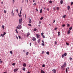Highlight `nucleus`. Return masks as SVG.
I'll use <instances>...</instances> for the list:
<instances>
[{"label": "nucleus", "instance_id": "obj_1", "mask_svg": "<svg viewBox=\"0 0 73 73\" xmlns=\"http://www.w3.org/2000/svg\"><path fill=\"white\" fill-rule=\"evenodd\" d=\"M22 21H23V19H22L21 18L19 19V24H21V22H22Z\"/></svg>", "mask_w": 73, "mask_h": 73}, {"label": "nucleus", "instance_id": "obj_2", "mask_svg": "<svg viewBox=\"0 0 73 73\" xmlns=\"http://www.w3.org/2000/svg\"><path fill=\"white\" fill-rule=\"evenodd\" d=\"M21 25H19L17 27V28L19 29L20 28H21Z\"/></svg>", "mask_w": 73, "mask_h": 73}, {"label": "nucleus", "instance_id": "obj_3", "mask_svg": "<svg viewBox=\"0 0 73 73\" xmlns=\"http://www.w3.org/2000/svg\"><path fill=\"white\" fill-rule=\"evenodd\" d=\"M66 66V64L64 63V64L62 66H61V69H62L63 68H64V67H65V66Z\"/></svg>", "mask_w": 73, "mask_h": 73}, {"label": "nucleus", "instance_id": "obj_4", "mask_svg": "<svg viewBox=\"0 0 73 73\" xmlns=\"http://www.w3.org/2000/svg\"><path fill=\"white\" fill-rule=\"evenodd\" d=\"M52 71L54 73H56V70L55 69L52 70Z\"/></svg>", "mask_w": 73, "mask_h": 73}, {"label": "nucleus", "instance_id": "obj_5", "mask_svg": "<svg viewBox=\"0 0 73 73\" xmlns=\"http://www.w3.org/2000/svg\"><path fill=\"white\" fill-rule=\"evenodd\" d=\"M36 36L37 37V38H40V35H39L38 34H36Z\"/></svg>", "mask_w": 73, "mask_h": 73}, {"label": "nucleus", "instance_id": "obj_6", "mask_svg": "<svg viewBox=\"0 0 73 73\" xmlns=\"http://www.w3.org/2000/svg\"><path fill=\"white\" fill-rule=\"evenodd\" d=\"M36 38L34 37H33L32 40H33V41H36Z\"/></svg>", "mask_w": 73, "mask_h": 73}, {"label": "nucleus", "instance_id": "obj_7", "mask_svg": "<svg viewBox=\"0 0 73 73\" xmlns=\"http://www.w3.org/2000/svg\"><path fill=\"white\" fill-rule=\"evenodd\" d=\"M18 70V69H17V68L15 69L14 70V72H17V71Z\"/></svg>", "mask_w": 73, "mask_h": 73}, {"label": "nucleus", "instance_id": "obj_8", "mask_svg": "<svg viewBox=\"0 0 73 73\" xmlns=\"http://www.w3.org/2000/svg\"><path fill=\"white\" fill-rule=\"evenodd\" d=\"M41 73H45V72H44V71H43V70H41Z\"/></svg>", "mask_w": 73, "mask_h": 73}, {"label": "nucleus", "instance_id": "obj_9", "mask_svg": "<svg viewBox=\"0 0 73 73\" xmlns=\"http://www.w3.org/2000/svg\"><path fill=\"white\" fill-rule=\"evenodd\" d=\"M23 66L24 67H25L27 66V64H25V63H24L23 64Z\"/></svg>", "mask_w": 73, "mask_h": 73}, {"label": "nucleus", "instance_id": "obj_10", "mask_svg": "<svg viewBox=\"0 0 73 73\" xmlns=\"http://www.w3.org/2000/svg\"><path fill=\"white\" fill-rule=\"evenodd\" d=\"M60 3L61 4H62V3H63V1L61 0L60 1Z\"/></svg>", "mask_w": 73, "mask_h": 73}, {"label": "nucleus", "instance_id": "obj_11", "mask_svg": "<svg viewBox=\"0 0 73 73\" xmlns=\"http://www.w3.org/2000/svg\"><path fill=\"white\" fill-rule=\"evenodd\" d=\"M42 9H40V13H42Z\"/></svg>", "mask_w": 73, "mask_h": 73}, {"label": "nucleus", "instance_id": "obj_12", "mask_svg": "<svg viewBox=\"0 0 73 73\" xmlns=\"http://www.w3.org/2000/svg\"><path fill=\"white\" fill-rule=\"evenodd\" d=\"M67 8H68V10H69V9H70V7L69 6H68Z\"/></svg>", "mask_w": 73, "mask_h": 73}, {"label": "nucleus", "instance_id": "obj_13", "mask_svg": "<svg viewBox=\"0 0 73 73\" xmlns=\"http://www.w3.org/2000/svg\"><path fill=\"white\" fill-rule=\"evenodd\" d=\"M29 35H30V34L29 33H29H27V37H28V36H29Z\"/></svg>", "mask_w": 73, "mask_h": 73}, {"label": "nucleus", "instance_id": "obj_14", "mask_svg": "<svg viewBox=\"0 0 73 73\" xmlns=\"http://www.w3.org/2000/svg\"><path fill=\"white\" fill-rule=\"evenodd\" d=\"M68 34H69L70 33V30H69L68 31Z\"/></svg>", "mask_w": 73, "mask_h": 73}, {"label": "nucleus", "instance_id": "obj_15", "mask_svg": "<svg viewBox=\"0 0 73 73\" xmlns=\"http://www.w3.org/2000/svg\"><path fill=\"white\" fill-rule=\"evenodd\" d=\"M46 54H47L48 55H49V52H46Z\"/></svg>", "mask_w": 73, "mask_h": 73}, {"label": "nucleus", "instance_id": "obj_16", "mask_svg": "<svg viewBox=\"0 0 73 73\" xmlns=\"http://www.w3.org/2000/svg\"><path fill=\"white\" fill-rule=\"evenodd\" d=\"M60 32H58V36H60Z\"/></svg>", "mask_w": 73, "mask_h": 73}, {"label": "nucleus", "instance_id": "obj_17", "mask_svg": "<svg viewBox=\"0 0 73 73\" xmlns=\"http://www.w3.org/2000/svg\"><path fill=\"white\" fill-rule=\"evenodd\" d=\"M10 52L11 54H13V52H12V51H10Z\"/></svg>", "mask_w": 73, "mask_h": 73}, {"label": "nucleus", "instance_id": "obj_18", "mask_svg": "<svg viewBox=\"0 0 73 73\" xmlns=\"http://www.w3.org/2000/svg\"><path fill=\"white\" fill-rule=\"evenodd\" d=\"M22 11V9H21L20 12V13H19V15H21V11Z\"/></svg>", "mask_w": 73, "mask_h": 73}, {"label": "nucleus", "instance_id": "obj_19", "mask_svg": "<svg viewBox=\"0 0 73 73\" xmlns=\"http://www.w3.org/2000/svg\"><path fill=\"white\" fill-rule=\"evenodd\" d=\"M64 54V55L65 56H66V55H67V53H65L64 54Z\"/></svg>", "mask_w": 73, "mask_h": 73}, {"label": "nucleus", "instance_id": "obj_20", "mask_svg": "<svg viewBox=\"0 0 73 73\" xmlns=\"http://www.w3.org/2000/svg\"><path fill=\"white\" fill-rule=\"evenodd\" d=\"M16 32L17 33H18V31H17V29H16L15 30Z\"/></svg>", "mask_w": 73, "mask_h": 73}, {"label": "nucleus", "instance_id": "obj_21", "mask_svg": "<svg viewBox=\"0 0 73 73\" xmlns=\"http://www.w3.org/2000/svg\"><path fill=\"white\" fill-rule=\"evenodd\" d=\"M64 54H63L62 56V58H64Z\"/></svg>", "mask_w": 73, "mask_h": 73}, {"label": "nucleus", "instance_id": "obj_22", "mask_svg": "<svg viewBox=\"0 0 73 73\" xmlns=\"http://www.w3.org/2000/svg\"><path fill=\"white\" fill-rule=\"evenodd\" d=\"M28 25H29V26L30 27H32V25H31V24H28Z\"/></svg>", "mask_w": 73, "mask_h": 73}, {"label": "nucleus", "instance_id": "obj_23", "mask_svg": "<svg viewBox=\"0 0 73 73\" xmlns=\"http://www.w3.org/2000/svg\"><path fill=\"white\" fill-rule=\"evenodd\" d=\"M18 15L20 17H21V15H19V13H18Z\"/></svg>", "mask_w": 73, "mask_h": 73}, {"label": "nucleus", "instance_id": "obj_24", "mask_svg": "<svg viewBox=\"0 0 73 73\" xmlns=\"http://www.w3.org/2000/svg\"><path fill=\"white\" fill-rule=\"evenodd\" d=\"M23 70H24V71H25V68H23Z\"/></svg>", "mask_w": 73, "mask_h": 73}, {"label": "nucleus", "instance_id": "obj_25", "mask_svg": "<svg viewBox=\"0 0 73 73\" xmlns=\"http://www.w3.org/2000/svg\"><path fill=\"white\" fill-rule=\"evenodd\" d=\"M49 3H50V4H51V3H52V1H50Z\"/></svg>", "mask_w": 73, "mask_h": 73}, {"label": "nucleus", "instance_id": "obj_26", "mask_svg": "<svg viewBox=\"0 0 73 73\" xmlns=\"http://www.w3.org/2000/svg\"><path fill=\"white\" fill-rule=\"evenodd\" d=\"M29 23H31V19H29Z\"/></svg>", "mask_w": 73, "mask_h": 73}, {"label": "nucleus", "instance_id": "obj_27", "mask_svg": "<svg viewBox=\"0 0 73 73\" xmlns=\"http://www.w3.org/2000/svg\"><path fill=\"white\" fill-rule=\"evenodd\" d=\"M28 54H29V52H27L26 53V56H27V55H28Z\"/></svg>", "mask_w": 73, "mask_h": 73}, {"label": "nucleus", "instance_id": "obj_28", "mask_svg": "<svg viewBox=\"0 0 73 73\" xmlns=\"http://www.w3.org/2000/svg\"><path fill=\"white\" fill-rule=\"evenodd\" d=\"M43 18H44L43 17H41V18H40V20H42V19H43Z\"/></svg>", "mask_w": 73, "mask_h": 73}, {"label": "nucleus", "instance_id": "obj_29", "mask_svg": "<svg viewBox=\"0 0 73 73\" xmlns=\"http://www.w3.org/2000/svg\"><path fill=\"white\" fill-rule=\"evenodd\" d=\"M37 31V29L35 28L34 29V31Z\"/></svg>", "mask_w": 73, "mask_h": 73}, {"label": "nucleus", "instance_id": "obj_30", "mask_svg": "<svg viewBox=\"0 0 73 73\" xmlns=\"http://www.w3.org/2000/svg\"><path fill=\"white\" fill-rule=\"evenodd\" d=\"M42 45L43 46H44V45H45V44H44V43H42Z\"/></svg>", "mask_w": 73, "mask_h": 73}, {"label": "nucleus", "instance_id": "obj_31", "mask_svg": "<svg viewBox=\"0 0 73 73\" xmlns=\"http://www.w3.org/2000/svg\"><path fill=\"white\" fill-rule=\"evenodd\" d=\"M39 42H40V39H38V43H39Z\"/></svg>", "mask_w": 73, "mask_h": 73}, {"label": "nucleus", "instance_id": "obj_32", "mask_svg": "<svg viewBox=\"0 0 73 73\" xmlns=\"http://www.w3.org/2000/svg\"><path fill=\"white\" fill-rule=\"evenodd\" d=\"M45 65L44 64H43L42 65V67H45Z\"/></svg>", "mask_w": 73, "mask_h": 73}, {"label": "nucleus", "instance_id": "obj_33", "mask_svg": "<svg viewBox=\"0 0 73 73\" xmlns=\"http://www.w3.org/2000/svg\"><path fill=\"white\" fill-rule=\"evenodd\" d=\"M56 8H57V11L59 10V7H57Z\"/></svg>", "mask_w": 73, "mask_h": 73}, {"label": "nucleus", "instance_id": "obj_34", "mask_svg": "<svg viewBox=\"0 0 73 73\" xmlns=\"http://www.w3.org/2000/svg\"><path fill=\"white\" fill-rule=\"evenodd\" d=\"M1 36H2V37H4V36L3 34H1V35L0 36V37H1Z\"/></svg>", "mask_w": 73, "mask_h": 73}, {"label": "nucleus", "instance_id": "obj_35", "mask_svg": "<svg viewBox=\"0 0 73 73\" xmlns=\"http://www.w3.org/2000/svg\"><path fill=\"white\" fill-rule=\"evenodd\" d=\"M2 28H3V29H4V26L3 25L2 26Z\"/></svg>", "mask_w": 73, "mask_h": 73}, {"label": "nucleus", "instance_id": "obj_36", "mask_svg": "<svg viewBox=\"0 0 73 73\" xmlns=\"http://www.w3.org/2000/svg\"><path fill=\"white\" fill-rule=\"evenodd\" d=\"M66 44L67 45H69V44L68 42H66Z\"/></svg>", "mask_w": 73, "mask_h": 73}, {"label": "nucleus", "instance_id": "obj_37", "mask_svg": "<svg viewBox=\"0 0 73 73\" xmlns=\"http://www.w3.org/2000/svg\"><path fill=\"white\" fill-rule=\"evenodd\" d=\"M13 16V17L14 16V15L15 14L14 13H12L11 14Z\"/></svg>", "mask_w": 73, "mask_h": 73}, {"label": "nucleus", "instance_id": "obj_38", "mask_svg": "<svg viewBox=\"0 0 73 73\" xmlns=\"http://www.w3.org/2000/svg\"><path fill=\"white\" fill-rule=\"evenodd\" d=\"M66 16V15H64L63 16V18H65Z\"/></svg>", "mask_w": 73, "mask_h": 73}, {"label": "nucleus", "instance_id": "obj_39", "mask_svg": "<svg viewBox=\"0 0 73 73\" xmlns=\"http://www.w3.org/2000/svg\"><path fill=\"white\" fill-rule=\"evenodd\" d=\"M53 9H54V11H56V8L55 7H54Z\"/></svg>", "mask_w": 73, "mask_h": 73}, {"label": "nucleus", "instance_id": "obj_40", "mask_svg": "<svg viewBox=\"0 0 73 73\" xmlns=\"http://www.w3.org/2000/svg\"><path fill=\"white\" fill-rule=\"evenodd\" d=\"M36 5V3H34L33 4V5Z\"/></svg>", "mask_w": 73, "mask_h": 73}, {"label": "nucleus", "instance_id": "obj_41", "mask_svg": "<svg viewBox=\"0 0 73 73\" xmlns=\"http://www.w3.org/2000/svg\"><path fill=\"white\" fill-rule=\"evenodd\" d=\"M68 72V69H67V68H66V72Z\"/></svg>", "mask_w": 73, "mask_h": 73}, {"label": "nucleus", "instance_id": "obj_42", "mask_svg": "<svg viewBox=\"0 0 73 73\" xmlns=\"http://www.w3.org/2000/svg\"><path fill=\"white\" fill-rule=\"evenodd\" d=\"M16 11L18 13H19V11H18V10L17 9L16 10Z\"/></svg>", "mask_w": 73, "mask_h": 73}, {"label": "nucleus", "instance_id": "obj_43", "mask_svg": "<svg viewBox=\"0 0 73 73\" xmlns=\"http://www.w3.org/2000/svg\"><path fill=\"white\" fill-rule=\"evenodd\" d=\"M6 34V33L5 32L3 34V36H4V35H5Z\"/></svg>", "mask_w": 73, "mask_h": 73}, {"label": "nucleus", "instance_id": "obj_44", "mask_svg": "<svg viewBox=\"0 0 73 73\" xmlns=\"http://www.w3.org/2000/svg\"><path fill=\"white\" fill-rule=\"evenodd\" d=\"M73 2H72L71 3V5H73Z\"/></svg>", "mask_w": 73, "mask_h": 73}, {"label": "nucleus", "instance_id": "obj_45", "mask_svg": "<svg viewBox=\"0 0 73 73\" xmlns=\"http://www.w3.org/2000/svg\"><path fill=\"white\" fill-rule=\"evenodd\" d=\"M47 9L48 11H49V8H47Z\"/></svg>", "mask_w": 73, "mask_h": 73}, {"label": "nucleus", "instance_id": "obj_46", "mask_svg": "<svg viewBox=\"0 0 73 73\" xmlns=\"http://www.w3.org/2000/svg\"><path fill=\"white\" fill-rule=\"evenodd\" d=\"M72 29V27H71L69 28L70 30H71Z\"/></svg>", "mask_w": 73, "mask_h": 73}, {"label": "nucleus", "instance_id": "obj_47", "mask_svg": "<svg viewBox=\"0 0 73 73\" xmlns=\"http://www.w3.org/2000/svg\"><path fill=\"white\" fill-rule=\"evenodd\" d=\"M19 39H21V36H19Z\"/></svg>", "mask_w": 73, "mask_h": 73}, {"label": "nucleus", "instance_id": "obj_48", "mask_svg": "<svg viewBox=\"0 0 73 73\" xmlns=\"http://www.w3.org/2000/svg\"><path fill=\"white\" fill-rule=\"evenodd\" d=\"M65 25H62V27H65Z\"/></svg>", "mask_w": 73, "mask_h": 73}, {"label": "nucleus", "instance_id": "obj_49", "mask_svg": "<svg viewBox=\"0 0 73 73\" xmlns=\"http://www.w3.org/2000/svg\"><path fill=\"white\" fill-rule=\"evenodd\" d=\"M42 36V37H43V38H45V36L44 35H43Z\"/></svg>", "mask_w": 73, "mask_h": 73}, {"label": "nucleus", "instance_id": "obj_50", "mask_svg": "<svg viewBox=\"0 0 73 73\" xmlns=\"http://www.w3.org/2000/svg\"><path fill=\"white\" fill-rule=\"evenodd\" d=\"M44 35V33H41V35H42V36H43V35Z\"/></svg>", "mask_w": 73, "mask_h": 73}, {"label": "nucleus", "instance_id": "obj_51", "mask_svg": "<svg viewBox=\"0 0 73 73\" xmlns=\"http://www.w3.org/2000/svg\"><path fill=\"white\" fill-rule=\"evenodd\" d=\"M69 59H70V60H72V58H71V57H70L69 58Z\"/></svg>", "mask_w": 73, "mask_h": 73}, {"label": "nucleus", "instance_id": "obj_52", "mask_svg": "<svg viewBox=\"0 0 73 73\" xmlns=\"http://www.w3.org/2000/svg\"><path fill=\"white\" fill-rule=\"evenodd\" d=\"M32 45V43H30V46H31Z\"/></svg>", "mask_w": 73, "mask_h": 73}, {"label": "nucleus", "instance_id": "obj_53", "mask_svg": "<svg viewBox=\"0 0 73 73\" xmlns=\"http://www.w3.org/2000/svg\"><path fill=\"white\" fill-rule=\"evenodd\" d=\"M12 65H13V66H15V63H13L12 64Z\"/></svg>", "mask_w": 73, "mask_h": 73}, {"label": "nucleus", "instance_id": "obj_54", "mask_svg": "<svg viewBox=\"0 0 73 73\" xmlns=\"http://www.w3.org/2000/svg\"><path fill=\"white\" fill-rule=\"evenodd\" d=\"M55 44L56 45V44H57V42H56V41H55Z\"/></svg>", "mask_w": 73, "mask_h": 73}, {"label": "nucleus", "instance_id": "obj_55", "mask_svg": "<svg viewBox=\"0 0 73 73\" xmlns=\"http://www.w3.org/2000/svg\"><path fill=\"white\" fill-rule=\"evenodd\" d=\"M4 13H6V11H5V10H4Z\"/></svg>", "mask_w": 73, "mask_h": 73}, {"label": "nucleus", "instance_id": "obj_56", "mask_svg": "<svg viewBox=\"0 0 73 73\" xmlns=\"http://www.w3.org/2000/svg\"><path fill=\"white\" fill-rule=\"evenodd\" d=\"M67 26L68 27H69V26H70V25H69V24H68L67 25Z\"/></svg>", "mask_w": 73, "mask_h": 73}, {"label": "nucleus", "instance_id": "obj_57", "mask_svg": "<svg viewBox=\"0 0 73 73\" xmlns=\"http://www.w3.org/2000/svg\"><path fill=\"white\" fill-rule=\"evenodd\" d=\"M45 53V52H44V51H42V54H43V53Z\"/></svg>", "mask_w": 73, "mask_h": 73}, {"label": "nucleus", "instance_id": "obj_58", "mask_svg": "<svg viewBox=\"0 0 73 73\" xmlns=\"http://www.w3.org/2000/svg\"><path fill=\"white\" fill-rule=\"evenodd\" d=\"M13 3H15V0H13Z\"/></svg>", "mask_w": 73, "mask_h": 73}, {"label": "nucleus", "instance_id": "obj_59", "mask_svg": "<svg viewBox=\"0 0 73 73\" xmlns=\"http://www.w3.org/2000/svg\"><path fill=\"white\" fill-rule=\"evenodd\" d=\"M56 29H57V28H55V30H56Z\"/></svg>", "mask_w": 73, "mask_h": 73}, {"label": "nucleus", "instance_id": "obj_60", "mask_svg": "<svg viewBox=\"0 0 73 73\" xmlns=\"http://www.w3.org/2000/svg\"><path fill=\"white\" fill-rule=\"evenodd\" d=\"M13 13V10H12L11 12V14Z\"/></svg>", "mask_w": 73, "mask_h": 73}, {"label": "nucleus", "instance_id": "obj_61", "mask_svg": "<svg viewBox=\"0 0 73 73\" xmlns=\"http://www.w3.org/2000/svg\"><path fill=\"white\" fill-rule=\"evenodd\" d=\"M36 11H38V9H36Z\"/></svg>", "mask_w": 73, "mask_h": 73}, {"label": "nucleus", "instance_id": "obj_62", "mask_svg": "<svg viewBox=\"0 0 73 73\" xmlns=\"http://www.w3.org/2000/svg\"><path fill=\"white\" fill-rule=\"evenodd\" d=\"M23 52H25V50H23Z\"/></svg>", "mask_w": 73, "mask_h": 73}, {"label": "nucleus", "instance_id": "obj_63", "mask_svg": "<svg viewBox=\"0 0 73 73\" xmlns=\"http://www.w3.org/2000/svg\"><path fill=\"white\" fill-rule=\"evenodd\" d=\"M0 62L1 63H3V61H1Z\"/></svg>", "mask_w": 73, "mask_h": 73}, {"label": "nucleus", "instance_id": "obj_64", "mask_svg": "<svg viewBox=\"0 0 73 73\" xmlns=\"http://www.w3.org/2000/svg\"><path fill=\"white\" fill-rule=\"evenodd\" d=\"M27 73H30V72H29V71H28L27 72Z\"/></svg>", "mask_w": 73, "mask_h": 73}]
</instances>
